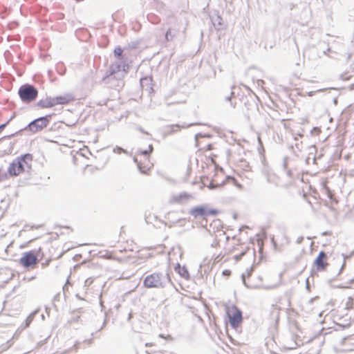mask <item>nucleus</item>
Here are the masks:
<instances>
[{
	"label": "nucleus",
	"mask_w": 354,
	"mask_h": 354,
	"mask_svg": "<svg viewBox=\"0 0 354 354\" xmlns=\"http://www.w3.org/2000/svg\"><path fill=\"white\" fill-rule=\"evenodd\" d=\"M50 118H51V115L49 114V115H46L45 116H42V117L36 118V119L33 120L32 121H31L24 128L19 129V131H17V132H15L14 133L2 137L0 139V141L5 140V139H10V138L16 136L17 135L20 134L21 132H22L23 131H30L32 133H35L39 131H41L42 129H44L48 125V124L50 122Z\"/></svg>",
	"instance_id": "nucleus-1"
},
{
	"label": "nucleus",
	"mask_w": 354,
	"mask_h": 354,
	"mask_svg": "<svg viewBox=\"0 0 354 354\" xmlns=\"http://www.w3.org/2000/svg\"><path fill=\"white\" fill-rule=\"evenodd\" d=\"M168 283H172L169 274L153 272L147 275L143 281L144 286L148 288H164Z\"/></svg>",
	"instance_id": "nucleus-2"
},
{
	"label": "nucleus",
	"mask_w": 354,
	"mask_h": 354,
	"mask_svg": "<svg viewBox=\"0 0 354 354\" xmlns=\"http://www.w3.org/2000/svg\"><path fill=\"white\" fill-rule=\"evenodd\" d=\"M32 160V156L30 153H26L17 157L10 164L8 172L12 176H16L25 170V165L30 167L29 162Z\"/></svg>",
	"instance_id": "nucleus-3"
},
{
	"label": "nucleus",
	"mask_w": 354,
	"mask_h": 354,
	"mask_svg": "<svg viewBox=\"0 0 354 354\" xmlns=\"http://www.w3.org/2000/svg\"><path fill=\"white\" fill-rule=\"evenodd\" d=\"M18 94L24 103H30L37 98L38 90L32 84H24L19 87Z\"/></svg>",
	"instance_id": "nucleus-4"
},
{
	"label": "nucleus",
	"mask_w": 354,
	"mask_h": 354,
	"mask_svg": "<svg viewBox=\"0 0 354 354\" xmlns=\"http://www.w3.org/2000/svg\"><path fill=\"white\" fill-rule=\"evenodd\" d=\"M218 213V210L215 209H209L207 205L196 206L192 208L189 211V214L195 218L199 217L206 218L208 216H216Z\"/></svg>",
	"instance_id": "nucleus-5"
},
{
	"label": "nucleus",
	"mask_w": 354,
	"mask_h": 354,
	"mask_svg": "<svg viewBox=\"0 0 354 354\" xmlns=\"http://www.w3.org/2000/svg\"><path fill=\"white\" fill-rule=\"evenodd\" d=\"M19 263L25 268L32 269L39 263V259L36 255L35 252L30 250L23 254V256L19 259Z\"/></svg>",
	"instance_id": "nucleus-6"
},
{
	"label": "nucleus",
	"mask_w": 354,
	"mask_h": 354,
	"mask_svg": "<svg viewBox=\"0 0 354 354\" xmlns=\"http://www.w3.org/2000/svg\"><path fill=\"white\" fill-rule=\"evenodd\" d=\"M232 310V315L230 313H227V315L231 326L236 328L243 320L242 311L235 306H233Z\"/></svg>",
	"instance_id": "nucleus-7"
},
{
	"label": "nucleus",
	"mask_w": 354,
	"mask_h": 354,
	"mask_svg": "<svg viewBox=\"0 0 354 354\" xmlns=\"http://www.w3.org/2000/svg\"><path fill=\"white\" fill-rule=\"evenodd\" d=\"M327 254L324 251L319 252L318 256L314 261V265L317 271H324L326 269L328 263L326 261Z\"/></svg>",
	"instance_id": "nucleus-8"
},
{
	"label": "nucleus",
	"mask_w": 354,
	"mask_h": 354,
	"mask_svg": "<svg viewBox=\"0 0 354 354\" xmlns=\"http://www.w3.org/2000/svg\"><path fill=\"white\" fill-rule=\"evenodd\" d=\"M50 103L52 104V107L57 104H66L73 100L71 95L67 94L65 95L57 96L55 97H48Z\"/></svg>",
	"instance_id": "nucleus-9"
},
{
	"label": "nucleus",
	"mask_w": 354,
	"mask_h": 354,
	"mask_svg": "<svg viewBox=\"0 0 354 354\" xmlns=\"http://www.w3.org/2000/svg\"><path fill=\"white\" fill-rule=\"evenodd\" d=\"M198 124H201L200 123H190V124H185L183 125L173 124V125L168 127L169 131H167V133L171 134L173 133L177 132L180 129H186L189 127H192L194 125H198Z\"/></svg>",
	"instance_id": "nucleus-10"
},
{
	"label": "nucleus",
	"mask_w": 354,
	"mask_h": 354,
	"mask_svg": "<svg viewBox=\"0 0 354 354\" xmlns=\"http://www.w3.org/2000/svg\"><path fill=\"white\" fill-rule=\"evenodd\" d=\"M175 271L186 279H189L190 278V275L187 268L185 266H181L180 263H177L175 266Z\"/></svg>",
	"instance_id": "nucleus-11"
},
{
	"label": "nucleus",
	"mask_w": 354,
	"mask_h": 354,
	"mask_svg": "<svg viewBox=\"0 0 354 354\" xmlns=\"http://www.w3.org/2000/svg\"><path fill=\"white\" fill-rule=\"evenodd\" d=\"M178 30L174 28H169L165 32V39L167 41H171L177 36Z\"/></svg>",
	"instance_id": "nucleus-12"
},
{
	"label": "nucleus",
	"mask_w": 354,
	"mask_h": 354,
	"mask_svg": "<svg viewBox=\"0 0 354 354\" xmlns=\"http://www.w3.org/2000/svg\"><path fill=\"white\" fill-rule=\"evenodd\" d=\"M35 105L37 106H39V107H41L42 109L51 108L52 107V104L50 103L48 97H46L44 100H39Z\"/></svg>",
	"instance_id": "nucleus-13"
},
{
	"label": "nucleus",
	"mask_w": 354,
	"mask_h": 354,
	"mask_svg": "<svg viewBox=\"0 0 354 354\" xmlns=\"http://www.w3.org/2000/svg\"><path fill=\"white\" fill-rule=\"evenodd\" d=\"M114 55L120 61L123 60V49L120 46H118L114 49Z\"/></svg>",
	"instance_id": "nucleus-14"
},
{
	"label": "nucleus",
	"mask_w": 354,
	"mask_h": 354,
	"mask_svg": "<svg viewBox=\"0 0 354 354\" xmlns=\"http://www.w3.org/2000/svg\"><path fill=\"white\" fill-rule=\"evenodd\" d=\"M213 24L215 27L218 26L217 28L219 29L220 26L223 25V19L217 16L216 18L213 20Z\"/></svg>",
	"instance_id": "nucleus-15"
},
{
	"label": "nucleus",
	"mask_w": 354,
	"mask_h": 354,
	"mask_svg": "<svg viewBox=\"0 0 354 354\" xmlns=\"http://www.w3.org/2000/svg\"><path fill=\"white\" fill-rule=\"evenodd\" d=\"M211 136L209 134H203L201 133H198L195 135V141H196V146L198 147V138H203V137H210Z\"/></svg>",
	"instance_id": "nucleus-16"
},
{
	"label": "nucleus",
	"mask_w": 354,
	"mask_h": 354,
	"mask_svg": "<svg viewBox=\"0 0 354 354\" xmlns=\"http://www.w3.org/2000/svg\"><path fill=\"white\" fill-rule=\"evenodd\" d=\"M207 186L209 189H214L219 187L221 185L218 183H214V182L211 181L209 184Z\"/></svg>",
	"instance_id": "nucleus-17"
},
{
	"label": "nucleus",
	"mask_w": 354,
	"mask_h": 354,
	"mask_svg": "<svg viewBox=\"0 0 354 354\" xmlns=\"http://www.w3.org/2000/svg\"><path fill=\"white\" fill-rule=\"evenodd\" d=\"M309 51L310 53H316L317 57H322V55H320L319 53L318 52V49L315 47L310 48Z\"/></svg>",
	"instance_id": "nucleus-18"
},
{
	"label": "nucleus",
	"mask_w": 354,
	"mask_h": 354,
	"mask_svg": "<svg viewBox=\"0 0 354 354\" xmlns=\"http://www.w3.org/2000/svg\"><path fill=\"white\" fill-rule=\"evenodd\" d=\"M188 197H189L188 194H185H185H180L178 196V198H177L176 201H179V202H180V201H181V200H182L183 198L187 199V198H188Z\"/></svg>",
	"instance_id": "nucleus-19"
},
{
	"label": "nucleus",
	"mask_w": 354,
	"mask_h": 354,
	"mask_svg": "<svg viewBox=\"0 0 354 354\" xmlns=\"http://www.w3.org/2000/svg\"><path fill=\"white\" fill-rule=\"evenodd\" d=\"M150 82H151V78H149V77H144V78H142V79L140 80V84H141L142 85H143L145 83L148 84V83H149Z\"/></svg>",
	"instance_id": "nucleus-20"
},
{
	"label": "nucleus",
	"mask_w": 354,
	"mask_h": 354,
	"mask_svg": "<svg viewBox=\"0 0 354 354\" xmlns=\"http://www.w3.org/2000/svg\"><path fill=\"white\" fill-rule=\"evenodd\" d=\"M113 151L114 152H118V153H120L122 152L127 153L126 150H124V149H122V147H116L113 149Z\"/></svg>",
	"instance_id": "nucleus-21"
},
{
	"label": "nucleus",
	"mask_w": 354,
	"mask_h": 354,
	"mask_svg": "<svg viewBox=\"0 0 354 354\" xmlns=\"http://www.w3.org/2000/svg\"><path fill=\"white\" fill-rule=\"evenodd\" d=\"M35 313H32L31 315H30L27 317V319H26V326H28V324H30V322L32 320Z\"/></svg>",
	"instance_id": "nucleus-22"
},
{
	"label": "nucleus",
	"mask_w": 354,
	"mask_h": 354,
	"mask_svg": "<svg viewBox=\"0 0 354 354\" xmlns=\"http://www.w3.org/2000/svg\"><path fill=\"white\" fill-rule=\"evenodd\" d=\"M8 124V122H6L0 125V133L4 130V129L7 127Z\"/></svg>",
	"instance_id": "nucleus-23"
},
{
	"label": "nucleus",
	"mask_w": 354,
	"mask_h": 354,
	"mask_svg": "<svg viewBox=\"0 0 354 354\" xmlns=\"http://www.w3.org/2000/svg\"><path fill=\"white\" fill-rule=\"evenodd\" d=\"M140 154H142L145 156H148L149 154V151L148 150H142V151H140Z\"/></svg>",
	"instance_id": "nucleus-24"
},
{
	"label": "nucleus",
	"mask_w": 354,
	"mask_h": 354,
	"mask_svg": "<svg viewBox=\"0 0 354 354\" xmlns=\"http://www.w3.org/2000/svg\"><path fill=\"white\" fill-rule=\"evenodd\" d=\"M241 278H242V281H243V284H244L246 287L249 288V286L247 284V283H246V281H245V274H242Z\"/></svg>",
	"instance_id": "nucleus-25"
},
{
	"label": "nucleus",
	"mask_w": 354,
	"mask_h": 354,
	"mask_svg": "<svg viewBox=\"0 0 354 354\" xmlns=\"http://www.w3.org/2000/svg\"><path fill=\"white\" fill-rule=\"evenodd\" d=\"M303 240H304V237H303V236H299V237L297 239V240H296V243H297V244H300V243H301V242L303 241Z\"/></svg>",
	"instance_id": "nucleus-26"
},
{
	"label": "nucleus",
	"mask_w": 354,
	"mask_h": 354,
	"mask_svg": "<svg viewBox=\"0 0 354 354\" xmlns=\"http://www.w3.org/2000/svg\"><path fill=\"white\" fill-rule=\"evenodd\" d=\"M233 95H234V92H233V91H232V92H231V93H230V96H227V97H225V100H226V101L231 102V98H232V97Z\"/></svg>",
	"instance_id": "nucleus-27"
},
{
	"label": "nucleus",
	"mask_w": 354,
	"mask_h": 354,
	"mask_svg": "<svg viewBox=\"0 0 354 354\" xmlns=\"http://www.w3.org/2000/svg\"><path fill=\"white\" fill-rule=\"evenodd\" d=\"M115 69H111L110 73L107 75L106 77H109L110 76L113 75L115 73Z\"/></svg>",
	"instance_id": "nucleus-28"
},
{
	"label": "nucleus",
	"mask_w": 354,
	"mask_h": 354,
	"mask_svg": "<svg viewBox=\"0 0 354 354\" xmlns=\"http://www.w3.org/2000/svg\"><path fill=\"white\" fill-rule=\"evenodd\" d=\"M106 324V319H105L103 324H102V326H101V328L95 333H97L98 331L101 330L102 329H103V328L105 326Z\"/></svg>",
	"instance_id": "nucleus-29"
},
{
	"label": "nucleus",
	"mask_w": 354,
	"mask_h": 354,
	"mask_svg": "<svg viewBox=\"0 0 354 354\" xmlns=\"http://www.w3.org/2000/svg\"><path fill=\"white\" fill-rule=\"evenodd\" d=\"M330 48H327L326 50H323L322 52V55H326L327 52H330Z\"/></svg>",
	"instance_id": "nucleus-30"
},
{
	"label": "nucleus",
	"mask_w": 354,
	"mask_h": 354,
	"mask_svg": "<svg viewBox=\"0 0 354 354\" xmlns=\"http://www.w3.org/2000/svg\"><path fill=\"white\" fill-rule=\"evenodd\" d=\"M91 282H92V280H91V279H87L85 281V286H88Z\"/></svg>",
	"instance_id": "nucleus-31"
},
{
	"label": "nucleus",
	"mask_w": 354,
	"mask_h": 354,
	"mask_svg": "<svg viewBox=\"0 0 354 354\" xmlns=\"http://www.w3.org/2000/svg\"><path fill=\"white\" fill-rule=\"evenodd\" d=\"M345 266V263H344L341 267V268L339 269V272H338V274H339L341 273V272L342 271V270L344 269Z\"/></svg>",
	"instance_id": "nucleus-32"
},
{
	"label": "nucleus",
	"mask_w": 354,
	"mask_h": 354,
	"mask_svg": "<svg viewBox=\"0 0 354 354\" xmlns=\"http://www.w3.org/2000/svg\"><path fill=\"white\" fill-rule=\"evenodd\" d=\"M153 149V145H149V150H148L149 151V153L152 152Z\"/></svg>",
	"instance_id": "nucleus-33"
},
{
	"label": "nucleus",
	"mask_w": 354,
	"mask_h": 354,
	"mask_svg": "<svg viewBox=\"0 0 354 354\" xmlns=\"http://www.w3.org/2000/svg\"><path fill=\"white\" fill-rule=\"evenodd\" d=\"M213 149V147L211 144H209L207 146V150H212Z\"/></svg>",
	"instance_id": "nucleus-34"
},
{
	"label": "nucleus",
	"mask_w": 354,
	"mask_h": 354,
	"mask_svg": "<svg viewBox=\"0 0 354 354\" xmlns=\"http://www.w3.org/2000/svg\"><path fill=\"white\" fill-rule=\"evenodd\" d=\"M116 70H117L118 71H120L121 70V65H120V64H118L116 65Z\"/></svg>",
	"instance_id": "nucleus-35"
},
{
	"label": "nucleus",
	"mask_w": 354,
	"mask_h": 354,
	"mask_svg": "<svg viewBox=\"0 0 354 354\" xmlns=\"http://www.w3.org/2000/svg\"><path fill=\"white\" fill-rule=\"evenodd\" d=\"M138 129L140 132H142V133H144L148 134V133H147V132H146V131H145L142 129V127H138Z\"/></svg>",
	"instance_id": "nucleus-36"
},
{
	"label": "nucleus",
	"mask_w": 354,
	"mask_h": 354,
	"mask_svg": "<svg viewBox=\"0 0 354 354\" xmlns=\"http://www.w3.org/2000/svg\"><path fill=\"white\" fill-rule=\"evenodd\" d=\"M230 271H229V270H224L223 272V274H225V275L230 274Z\"/></svg>",
	"instance_id": "nucleus-37"
},
{
	"label": "nucleus",
	"mask_w": 354,
	"mask_h": 354,
	"mask_svg": "<svg viewBox=\"0 0 354 354\" xmlns=\"http://www.w3.org/2000/svg\"><path fill=\"white\" fill-rule=\"evenodd\" d=\"M317 131V132H319V131H320V130L319 129V128H318V127H314V128L313 129L312 132H313V131Z\"/></svg>",
	"instance_id": "nucleus-38"
},
{
	"label": "nucleus",
	"mask_w": 354,
	"mask_h": 354,
	"mask_svg": "<svg viewBox=\"0 0 354 354\" xmlns=\"http://www.w3.org/2000/svg\"><path fill=\"white\" fill-rule=\"evenodd\" d=\"M122 67H123L122 70H123L124 71H127V70H126V68H125L126 65H125V64H124V65L122 66ZM127 68H128V65H127Z\"/></svg>",
	"instance_id": "nucleus-39"
},
{
	"label": "nucleus",
	"mask_w": 354,
	"mask_h": 354,
	"mask_svg": "<svg viewBox=\"0 0 354 354\" xmlns=\"http://www.w3.org/2000/svg\"><path fill=\"white\" fill-rule=\"evenodd\" d=\"M15 118V115H13L12 116H10V118L7 121L8 122V123Z\"/></svg>",
	"instance_id": "nucleus-40"
},
{
	"label": "nucleus",
	"mask_w": 354,
	"mask_h": 354,
	"mask_svg": "<svg viewBox=\"0 0 354 354\" xmlns=\"http://www.w3.org/2000/svg\"><path fill=\"white\" fill-rule=\"evenodd\" d=\"M328 234H329V233L328 232H324L322 233L323 236H326Z\"/></svg>",
	"instance_id": "nucleus-41"
},
{
	"label": "nucleus",
	"mask_w": 354,
	"mask_h": 354,
	"mask_svg": "<svg viewBox=\"0 0 354 354\" xmlns=\"http://www.w3.org/2000/svg\"><path fill=\"white\" fill-rule=\"evenodd\" d=\"M286 166H287V162H286V161L285 160V161L283 162V167L286 169Z\"/></svg>",
	"instance_id": "nucleus-42"
},
{
	"label": "nucleus",
	"mask_w": 354,
	"mask_h": 354,
	"mask_svg": "<svg viewBox=\"0 0 354 354\" xmlns=\"http://www.w3.org/2000/svg\"><path fill=\"white\" fill-rule=\"evenodd\" d=\"M252 270V268H251L250 270L248 272V275H250V273H251Z\"/></svg>",
	"instance_id": "nucleus-43"
},
{
	"label": "nucleus",
	"mask_w": 354,
	"mask_h": 354,
	"mask_svg": "<svg viewBox=\"0 0 354 354\" xmlns=\"http://www.w3.org/2000/svg\"><path fill=\"white\" fill-rule=\"evenodd\" d=\"M92 341H93V339H92V338L88 340V342H89V344H91V343H92Z\"/></svg>",
	"instance_id": "nucleus-44"
},
{
	"label": "nucleus",
	"mask_w": 354,
	"mask_h": 354,
	"mask_svg": "<svg viewBox=\"0 0 354 354\" xmlns=\"http://www.w3.org/2000/svg\"><path fill=\"white\" fill-rule=\"evenodd\" d=\"M133 160H134V162H138V160H137V158H133Z\"/></svg>",
	"instance_id": "nucleus-45"
},
{
	"label": "nucleus",
	"mask_w": 354,
	"mask_h": 354,
	"mask_svg": "<svg viewBox=\"0 0 354 354\" xmlns=\"http://www.w3.org/2000/svg\"><path fill=\"white\" fill-rule=\"evenodd\" d=\"M337 99H335V100H334V103H335V104H337Z\"/></svg>",
	"instance_id": "nucleus-46"
},
{
	"label": "nucleus",
	"mask_w": 354,
	"mask_h": 354,
	"mask_svg": "<svg viewBox=\"0 0 354 354\" xmlns=\"http://www.w3.org/2000/svg\"><path fill=\"white\" fill-rule=\"evenodd\" d=\"M138 167H139L140 169H141L140 163H138Z\"/></svg>",
	"instance_id": "nucleus-47"
},
{
	"label": "nucleus",
	"mask_w": 354,
	"mask_h": 354,
	"mask_svg": "<svg viewBox=\"0 0 354 354\" xmlns=\"http://www.w3.org/2000/svg\"><path fill=\"white\" fill-rule=\"evenodd\" d=\"M66 284H65L64 286H63V290L64 291L65 290V287H66Z\"/></svg>",
	"instance_id": "nucleus-48"
},
{
	"label": "nucleus",
	"mask_w": 354,
	"mask_h": 354,
	"mask_svg": "<svg viewBox=\"0 0 354 354\" xmlns=\"http://www.w3.org/2000/svg\"><path fill=\"white\" fill-rule=\"evenodd\" d=\"M131 314H129L128 319H131Z\"/></svg>",
	"instance_id": "nucleus-49"
},
{
	"label": "nucleus",
	"mask_w": 354,
	"mask_h": 354,
	"mask_svg": "<svg viewBox=\"0 0 354 354\" xmlns=\"http://www.w3.org/2000/svg\"><path fill=\"white\" fill-rule=\"evenodd\" d=\"M309 95L312 96L313 95V93L312 92L309 93Z\"/></svg>",
	"instance_id": "nucleus-50"
},
{
	"label": "nucleus",
	"mask_w": 354,
	"mask_h": 354,
	"mask_svg": "<svg viewBox=\"0 0 354 354\" xmlns=\"http://www.w3.org/2000/svg\"><path fill=\"white\" fill-rule=\"evenodd\" d=\"M76 297H78L79 299H81L78 295H76Z\"/></svg>",
	"instance_id": "nucleus-51"
},
{
	"label": "nucleus",
	"mask_w": 354,
	"mask_h": 354,
	"mask_svg": "<svg viewBox=\"0 0 354 354\" xmlns=\"http://www.w3.org/2000/svg\"><path fill=\"white\" fill-rule=\"evenodd\" d=\"M312 59H316V57L312 56Z\"/></svg>",
	"instance_id": "nucleus-52"
}]
</instances>
